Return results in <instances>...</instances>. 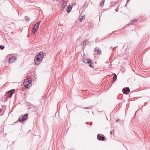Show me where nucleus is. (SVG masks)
Returning a JSON list of instances; mask_svg holds the SVG:
<instances>
[{"instance_id": "f257e3e1", "label": "nucleus", "mask_w": 150, "mask_h": 150, "mask_svg": "<svg viewBox=\"0 0 150 150\" xmlns=\"http://www.w3.org/2000/svg\"><path fill=\"white\" fill-rule=\"evenodd\" d=\"M44 57V53L41 52L37 55L34 59V62L36 65H38L42 62Z\"/></svg>"}, {"instance_id": "f03ea898", "label": "nucleus", "mask_w": 150, "mask_h": 150, "mask_svg": "<svg viewBox=\"0 0 150 150\" xmlns=\"http://www.w3.org/2000/svg\"><path fill=\"white\" fill-rule=\"evenodd\" d=\"M23 84L25 88L26 89H29L32 84L31 81L29 79H25L23 82Z\"/></svg>"}, {"instance_id": "7ed1b4c3", "label": "nucleus", "mask_w": 150, "mask_h": 150, "mask_svg": "<svg viewBox=\"0 0 150 150\" xmlns=\"http://www.w3.org/2000/svg\"><path fill=\"white\" fill-rule=\"evenodd\" d=\"M28 115L27 114H26L21 117L19 119V121L21 122H23L26 120L27 119Z\"/></svg>"}, {"instance_id": "20e7f679", "label": "nucleus", "mask_w": 150, "mask_h": 150, "mask_svg": "<svg viewBox=\"0 0 150 150\" xmlns=\"http://www.w3.org/2000/svg\"><path fill=\"white\" fill-rule=\"evenodd\" d=\"M17 58L15 57H11L9 58L8 62L9 63H12L15 62Z\"/></svg>"}, {"instance_id": "39448f33", "label": "nucleus", "mask_w": 150, "mask_h": 150, "mask_svg": "<svg viewBox=\"0 0 150 150\" xmlns=\"http://www.w3.org/2000/svg\"><path fill=\"white\" fill-rule=\"evenodd\" d=\"M97 137L98 139L99 140L104 141L105 139V137L102 134H98Z\"/></svg>"}, {"instance_id": "423d86ee", "label": "nucleus", "mask_w": 150, "mask_h": 150, "mask_svg": "<svg viewBox=\"0 0 150 150\" xmlns=\"http://www.w3.org/2000/svg\"><path fill=\"white\" fill-rule=\"evenodd\" d=\"M86 63L89 64V67L91 68H93L94 67V66L92 65V64H93V60L90 59H87Z\"/></svg>"}, {"instance_id": "0eeeda50", "label": "nucleus", "mask_w": 150, "mask_h": 150, "mask_svg": "<svg viewBox=\"0 0 150 150\" xmlns=\"http://www.w3.org/2000/svg\"><path fill=\"white\" fill-rule=\"evenodd\" d=\"M15 91V90L14 89H12L8 91V93L9 94V97H11L12 96L13 94L14 93Z\"/></svg>"}, {"instance_id": "6e6552de", "label": "nucleus", "mask_w": 150, "mask_h": 150, "mask_svg": "<svg viewBox=\"0 0 150 150\" xmlns=\"http://www.w3.org/2000/svg\"><path fill=\"white\" fill-rule=\"evenodd\" d=\"M72 7V6L71 5H69L67 8H66V10L67 12L68 13H69L71 11Z\"/></svg>"}, {"instance_id": "1a4fd4ad", "label": "nucleus", "mask_w": 150, "mask_h": 150, "mask_svg": "<svg viewBox=\"0 0 150 150\" xmlns=\"http://www.w3.org/2000/svg\"><path fill=\"white\" fill-rule=\"evenodd\" d=\"M88 42V41L87 40H86L83 41V42L82 44L81 45V46L83 47L85 45H86V44Z\"/></svg>"}, {"instance_id": "9d476101", "label": "nucleus", "mask_w": 150, "mask_h": 150, "mask_svg": "<svg viewBox=\"0 0 150 150\" xmlns=\"http://www.w3.org/2000/svg\"><path fill=\"white\" fill-rule=\"evenodd\" d=\"M95 51L98 54H101V51L99 50L98 48L96 47L95 49Z\"/></svg>"}, {"instance_id": "9b49d317", "label": "nucleus", "mask_w": 150, "mask_h": 150, "mask_svg": "<svg viewBox=\"0 0 150 150\" xmlns=\"http://www.w3.org/2000/svg\"><path fill=\"white\" fill-rule=\"evenodd\" d=\"M117 78V75L115 74H114V76L113 77L112 80H113V82H114L115 80H116Z\"/></svg>"}, {"instance_id": "f8f14e48", "label": "nucleus", "mask_w": 150, "mask_h": 150, "mask_svg": "<svg viewBox=\"0 0 150 150\" xmlns=\"http://www.w3.org/2000/svg\"><path fill=\"white\" fill-rule=\"evenodd\" d=\"M38 27V25H36L35 24L33 28V30H37V29Z\"/></svg>"}, {"instance_id": "ddd939ff", "label": "nucleus", "mask_w": 150, "mask_h": 150, "mask_svg": "<svg viewBox=\"0 0 150 150\" xmlns=\"http://www.w3.org/2000/svg\"><path fill=\"white\" fill-rule=\"evenodd\" d=\"M104 2H105V0H103L100 3V5L101 7H102L103 6Z\"/></svg>"}, {"instance_id": "4468645a", "label": "nucleus", "mask_w": 150, "mask_h": 150, "mask_svg": "<svg viewBox=\"0 0 150 150\" xmlns=\"http://www.w3.org/2000/svg\"><path fill=\"white\" fill-rule=\"evenodd\" d=\"M67 5L66 3H63L62 4V7L63 8H64Z\"/></svg>"}, {"instance_id": "2eb2a0df", "label": "nucleus", "mask_w": 150, "mask_h": 150, "mask_svg": "<svg viewBox=\"0 0 150 150\" xmlns=\"http://www.w3.org/2000/svg\"><path fill=\"white\" fill-rule=\"evenodd\" d=\"M25 20L27 21H29L30 20V19L27 16H25Z\"/></svg>"}, {"instance_id": "dca6fc26", "label": "nucleus", "mask_w": 150, "mask_h": 150, "mask_svg": "<svg viewBox=\"0 0 150 150\" xmlns=\"http://www.w3.org/2000/svg\"><path fill=\"white\" fill-rule=\"evenodd\" d=\"M126 90L127 91V93L130 91V90L129 87H126Z\"/></svg>"}, {"instance_id": "f3484780", "label": "nucleus", "mask_w": 150, "mask_h": 150, "mask_svg": "<svg viewBox=\"0 0 150 150\" xmlns=\"http://www.w3.org/2000/svg\"><path fill=\"white\" fill-rule=\"evenodd\" d=\"M37 31V30H33L32 31L33 34H35L36 32Z\"/></svg>"}, {"instance_id": "a211bd4d", "label": "nucleus", "mask_w": 150, "mask_h": 150, "mask_svg": "<svg viewBox=\"0 0 150 150\" xmlns=\"http://www.w3.org/2000/svg\"><path fill=\"white\" fill-rule=\"evenodd\" d=\"M82 108L85 109H90L91 108V107L90 106L89 107H82Z\"/></svg>"}, {"instance_id": "6ab92c4d", "label": "nucleus", "mask_w": 150, "mask_h": 150, "mask_svg": "<svg viewBox=\"0 0 150 150\" xmlns=\"http://www.w3.org/2000/svg\"><path fill=\"white\" fill-rule=\"evenodd\" d=\"M123 93L124 94H127V92L125 89H124L123 90Z\"/></svg>"}, {"instance_id": "aec40b11", "label": "nucleus", "mask_w": 150, "mask_h": 150, "mask_svg": "<svg viewBox=\"0 0 150 150\" xmlns=\"http://www.w3.org/2000/svg\"><path fill=\"white\" fill-rule=\"evenodd\" d=\"M40 22H38V23H36V24H36V25H38V26H39L40 24Z\"/></svg>"}, {"instance_id": "412c9836", "label": "nucleus", "mask_w": 150, "mask_h": 150, "mask_svg": "<svg viewBox=\"0 0 150 150\" xmlns=\"http://www.w3.org/2000/svg\"><path fill=\"white\" fill-rule=\"evenodd\" d=\"M82 60L83 62H84V63H86V59L84 58H83L82 59Z\"/></svg>"}, {"instance_id": "4be33fe9", "label": "nucleus", "mask_w": 150, "mask_h": 150, "mask_svg": "<svg viewBox=\"0 0 150 150\" xmlns=\"http://www.w3.org/2000/svg\"><path fill=\"white\" fill-rule=\"evenodd\" d=\"M134 23V21H131L130 22H129V24H133V23Z\"/></svg>"}, {"instance_id": "5701e85b", "label": "nucleus", "mask_w": 150, "mask_h": 150, "mask_svg": "<svg viewBox=\"0 0 150 150\" xmlns=\"http://www.w3.org/2000/svg\"><path fill=\"white\" fill-rule=\"evenodd\" d=\"M4 47L3 46L0 45V48L1 49H3L4 48Z\"/></svg>"}, {"instance_id": "b1692460", "label": "nucleus", "mask_w": 150, "mask_h": 150, "mask_svg": "<svg viewBox=\"0 0 150 150\" xmlns=\"http://www.w3.org/2000/svg\"><path fill=\"white\" fill-rule=\"evenodd\" d=\"M133 21H134V23H135V22H137L138 21V19H136Z\"/></svg>"}, {"instance_id": "393cba45", "label": "nucleus", "mask_w": 150, "mask_h": 150, "mask_svg": "<svg viewBox=\"0 0 150 150\" xmlns=\"http://www.w3.org/2000/svg\"><path fill=\"white\" fill-rule=\"evenodd\" d=\"M29 106H32V107H33V108H35V107L34 106V105L32 104H30H30L29 105Z\"/></svg>"}, {"instance_id": "a878e982", "label": "nucleus", "mask_w": 150, "mask_h": 150, "mask_svg": "<svg viewBox=\"0 0 150 150\" xmlns=\"http://www.w3.org/2000/svg\"><path fill=\"white\" fill-rule=\"evenodd\" d=\"M119 119H117V120H116V122H118L119 121Z\"/></svg>"}, {"instance_id": "bb28decb", "label": "nucleus", "mask_w": 150, "mask_h": 150, "mask_svg": "<svg viewBox=\"0 0 150 150\" xmlns=\"http://www.w3.org/2000/svg\"><path fill=\"white\" fill-rule=\"evenodd\" d=\"M80 22H81L82 21V20H83V18H80Z\"/></svg>"}, {"instance_id": "cd10ccee", "label": "nucleus", "mask_w": 150, "mask_h": 150, "mask_svg": "<svg viewBox=\"0 0 150 150\" xmlns=\"http://www.w3.org/2000/svg\"><path fill=\"white\" fill-rule=\"evenodd\" d=\"M2 110L1 109H0V112H1V111ZM1 114H0V115H1Z\"/></svg>"}, {"instance_id": "c85d7f7f", "label": "nucleus", "mask_w": 150, "mask_h": 150, "mask_svg": "<svg viewBox=\"0 0 150 150\" xmlns=\"http://www.w3.org/2000/svg\"><path fill=\"white\" fill-rule=\"evenodd\" d=\"M130 0H127V3H128V1H129Z\"/></svg>"}, {"instance_id": "c756f323", "label": "nucleus", "mask_w": 150, "mask_h": 150, "mask_svg": "<svg viewBox=\"0 0 150 150\" xmlns=\"http://www.w3.org/2000/svg\"><path fill=\"white\" fill-rule=\"evenodd\" d=\"M113 83H114V82H113V81H112V82H111V83H112V84H113Z\"/></svg>"}, {"instance_id": "7c9ffc66", "label": "nucleus", "mask_w": 150, "mask_h": 150, "mask_svg": "<svg viewBox=\"0 0 150 150\" xmlns=\"http://www.w3.org/2000/svg\"><path fill=\"white\" fill-rule=\"evenodd\" d=\"M112 134V132H110V134Z\"/></svg>"}, {"instance_id": "2f4dec72", "label": "nucleus", "mask_w": 150, "mask_h": 150, "mask_svg": "<svg viewBox=\"0 0 150 150\" xmlns=\"http://www.w3.org/2000/svg\"><path fill=\"white\" fill-rule=\"evenodd\" d=\"M87 112H88H88L87 111Z\"/></svg>"}, {"instance_id": "473e14b6", "label": "nucleus", "mask_w": 150, "mask_h": 150, "mask_svg": "<svg viewBox=\"0 0 150 150\" xmlns=\"http://www.w3.org/2000/svg\"><path fill=\"white\" fill-rule=\"evenodd\" d=\"M115 10L116 11H117V10H116V9H115Z\"/></svg>"}]
</instances>
